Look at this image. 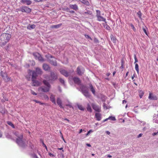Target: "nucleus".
Returning a JSON list of instances; mask_svg holds the SVG:
<instances>
[{"instance_id":"nucleus-21","label":"nucleus","mask_w":158,"mask_h":158,"mask_svg":"<svg viewBox=\"0 0 158 158\" xmlns=\"http://www.w3.org/2000/svg\"><path fill=\"white\" fill-rule=\"evenodd\" d=\"M82 3L85 4L87 6L90 5L89 2L87 0H79Z\"/></svg>"},{"instance_id":"nucleus-35","label":"nucleus","mask_w":158,"mask_h":158,"mask_svg":"<svg viewBox=\"0 0 158 158\" xmlns=\"http://www.w3.org/2000/svg\"><path fill=\"white\" fill-rule=\"evenodd\" d=\"M37 59L40 61H44V60L43 58L40 55L38 57Z\"/></svg>"},{"instance_id":"nucleus-19","label":"nucleus","mask_w":158,"mask_h":158,"mask_svg":"<svg viewBox=\"0 0 158 158\" xmlns=\"http://www.w3.org/2000/svg\"><path fill=\"white\" fill-rule=\"evenodd\" d=\"M6 82H7L10 80V78L7 76V74L4 77H2Z\"/></svg>"},{"instance_id":"nucleus-27","label":"nucleus","mask_w":158,"mask_h":158,"mask_svg":"<svg viewBox=\"0 0 158 158\" xmlns=\"http://www.w3.org/2000/svg\"><path fill=\"white\" fill-rule=\"evenodd\" d=\"M35 26L34 24H33L31 25H29L27 26V28L28 29L31 30V29H34L35 28Z\"/></svg>"},{"instance_id":"nucleus-13","label":"nucleus","mask_w":158,"mask_h":158,"mask_svg":"<svg viewBox=\"0 0 158 158\" xmlns=\"http://www.w3.org/2000/svg\"><path fill=\"white\" fill-rule=\"evenodd\" d=\"M32 86H37L40 85V83L37 81H36L35 79H32Z\"/></svg>"},{"instance_id":"nucleus-49","label":"nucleus","mask_w":158,"mask_h":158,"mask_svg":"<svg viewBox=\"0 0 158 158\" xmlns=\"http://www.w3.org/2000/svg\"><path fill=\"white\" fill-rule=\"evenodd\" d=\"M104 26L107 30H109L110 28V27L107 24H106L105 26L104 25Z\"/></svg>"},{"instance_id":"nucleus-64","label":"nucleus","mask_w":158,"mask_h":158,"mask_svg":"<svg viewBox=\"0 0 158 158\" xmlns=\"http://www.w3.org/2000/svg\"><path fill=\"white\" fill-rule=\"evenodd\" d=\"M157 133H156V132H154V133H153V134H152V135H153V136L155 135H157Z\"/></svg>"},{"instance_id":"nucleus-41","label":"nucleus","mask_w":158,"mask_h":158,"mask_svg":"<svg viewBox=\"0 0 158 158\" xmlns=\"http://www.w3.org/2000/svg\"><path fill=\"white\" fill-rule=\"evenodd\" d=\"M109 119H110L113 121H114L116 120L115 118V117H112V116H110L109 117Z\"/></svg>"},{"instance_id":"nucleus-54","label":"nucleus","mask_w":158,"mask_h":158,"mask_svg":"<svg viewBox=\"0 0 158 158\" xmlns=\"http://www.w3.org/2000/svg\"><path fill=\"white\" fill-rule=\"evenodd\" d=\"M39 102H38V103L40 104L41 105H45L46 104L45 103L41 102L40 101H39Z\"/></svg>"},{"instance_id":"nucleus-45","label":"nucleus","mask_w":158,"mask_h":158,"mask_svg":"<svg viewBox=\"0 0 158 158\" xmlns=\"http://www.w3.org/2000/svg\"><path fill=\"white\" fill-rule=\"evenodd\" d=\"M143 31L144 32V33H145V34L147 35H148V33L146 31V28H145L144 27H143Z\"/></svg>"},{"instance_id":"nucleus-57","label":"nucleus","mask_w":158,"mask_h":158,"mask_svg":"<svg viewBox=\"0 0 158 158\" xmlns=\"http://www.w3.org/2000/svg\"><path fill=\"white\" fill-rule=\"evenodd\" d=\"M2 132L0 131V138L2 137Z\"/></svg>"},{"instance_id":"nucleus-20","label":"nucleus","mask_w":158,"mask_h":158,"mask_svg":"<svg viewBox=\"0 0 158 158\" xmlns=\"http://www.w3.org/2000/svg\"><path fill=\"white\" fill-rule=\"evenodd\" d=\"M57 103L60 108H63L62 105V101L60 98H57Z\"/></svg>"},{"instance_id":"nucleus-30","label":"nucleus","mask_w":158,"mask_h":158,"mask_svg":"<svg viewBox=\"0 0 158 158\" xmlns=\"http://www.w3.org/2000/svg\"><path fill=\"white\" fill-rule=\"evenodd\" d=\"M0 75L2 76V77H4L7 74V73L5 72H3V71H1L0 73Z\"/></svg>"},{"instance_id":"nucleus-44","label":"nucleus","mask_w":158,"mask_h":158,"mask_svg":"<svg viewBox=\"0 0 158 158\" xmlns=\"http://www.w3.org/2000/svg\"><path fill=\"white\" fill-rule=\"evenodd\" d=\"M44 97L45 99H46L47 100H48L49 98L48 96L46 94L44 95Z\"/></svg>"},{"instance_id":"nucleus-62","label":"nucleus","mask_w":158,"mask_h":158,"mask_svg":"<svg viewBox=\"0 0 158 158\" xmlns=\"http://www.w3.org/2000/svg\"><path fill=\"white\" fill-rule=\"evenodd\" d=\"M33 156L35 158H38V157H37V156L35 154H34V155Z\"/></svg>"},{"instance_id":"nucleus-50","label":"nucleus","mask_w":158,"mask_h":158,"mask_svg":"<svg viewBox=\"0 0 158 158\" xmlns=\"http://www.w3.org/2000/svg\"><path fill=\"white\" fill-rule=\"evenodd\" d=\"M134 59L135 60V63L138 62V60L136 57V56L135 55V56H134Z\"/></svg>"},{"instance_id":"nucleus-4","label":"nucleus","mask_w":158,"mask_h":158,"mask_svg":"<svg viewBox=\"0 0 158 158\" xmlns=\"http://www.w3.org/2000/svg\"><path fill=\"white\" fill-rule=\"evenodd\" d=\"M50 77L51 78V80L52 81H54L56 79L58 78L57 74L53 72H51ZM44 77L48 81L50 80V77L47 75L45 76Z\"/></svg>"},{"instance_id":"nucleus-24","label":"nucleus","mask_w":158,"mask_h":158,"mask_svg":"<svg viewBox=\"0 0 158 158\" xmlns=\"http://www.w3.org/2000/svg\"><path fill=\"white\" fill-rule=\"evenodd\" d=\"M35 72L38 74H41L42 73V71L41 69L37 67L35 69Z\"/></svg>"},{"instance_id":"nucleus-12","label":"nucleus","mask_w":158,"mask_h":158,"mask_svg":"<svg viewBox=\"0 0 158 158\" xmlns=\"http://www.w3.org/2000/svg\"><path fill=\"white\" fill-rule=\"evenodd\" d=\"M60 72L61 74L66 77H68L69 76V73L67 71L64 69H61Z\"/></svg>"},{"instance_id":"nucleus-38","label":"nucleus","mask_w":158,"mask_h":158,"mask_svg":"<svg viewBox=\"0 0 158 158\" xmlns=\"http://www.w3.org/2000/svg\"><path fill=\"white\" fill-rule=\"evenodd\" d=\"M130 26L134 31H136V28L133 24H131Z\"/></svg>"},{"instance_id":"nucleus-28","label":"nucleus","mask_w":158,"mask_h":158,"mask_svg":"<svg viewBox=\"0 0 158 158\" xmlns=\"http://www.w3.org/2000/svg\"><path fill=\"white\" fill-rule=\"evenodd\" d=\"M50 63L51 64H52L54 66H56L57 65V62L56 60H55V61H53L52 60H50Z\"/></svg>"},{"instance_id":"nucleus-7","label":"nucleus","mask_w":158,"mask_h":158,"mask_svg":"<svg viewBox=\"0 0 158 158\" xmlns=\"http://www.w3.org/2000/svg\"><path fill=\"white\" fill-rule=\"evenodd\" d=\"M20 10L23 12L30 13L31 11V9L27 6H22L20 7Z\"/></svg>"},{"instance_id":"nucleus-48","label":"nucleus","mask_w":158,"mask_h":158,"mask_svg":"<svg viewBox=\"0 0 158 158\" xmlns=\"http://www.w3.org/2000/svg\"><path fill=\"white\" fill-rule=\"evenodd\" d=\"M63 10H64L66 11H67V12H69V9L68 7H67V8L64 9Z\"/></svg>"},{"instance_id":"nucleus-32","label":"nucleus","mask_w":158,"mask_h":158,"mask_svg":"<svg viewBox=\"0 0 158 158\" xmlns=\"http://www.w3.org/2000/svg\"><path fill=\"white\" fill-rule=\"evenodd\" d=\"M135 70L138 73H139V65L137 64H135Z\"/></svg>"},{"instance_id":"nucleus-40","label":"nucleus","mask_w":158,"mask_h":158,"mask_svg":"<svg viewBox=\"0 0 158 158\" xmlns=\"http://www.w3.org/2000/svg\"><path fill=\"white\" fill-rule=\"evenodd\" d=\"M137 15H138L139 17L140 18H141V16H142V14H141V11H139L137 13Z\"/></svg>"},{"instance_id":"nucleus-61","label":"nucleus","mask_w":158,"mask_h":158,"mask_svg":"<svg viewBox=\"0 0 158 158\" xmlns=\"http://www.w3.org/2000/svg\"><path fill=\"white\" fill-rule=\"evenodd\" d=\"M33 101L37 103H38V102H39V101L36 100H33Z\"/></svg>"},{"instance_id":"nucleus-9","label":"nucleus","mask_w":158,"mask_h":158,"mask_svg":"<svg viewBox=\"0 0 158 158\" xmlns=\"http://www.w3.org/2000/svg\"><path fill=\"white\" fill-rule=\"evenodd\" d=\"M73 79L75 83L78 85L81 83V80L78 77H74L73 78Z\"/></svg>"},{"instance_id":"nucleus-1","label":"nucleus","mask_w":158,"mask_h":158,"mask_svg":"<svg viewBox=\"0 0 158 158\" xmlns=\"http://www.w3.org/2000/svg\"><path fill=\"white\" fill-rule=\"evenodd\" d=\"M11 36V35L9 33H4L2 34L0 37V40L2 41L0 46L2 47L5 46L10 40Z\"/></svg>"},{"instance_id":"nucleus-3","label":"nucleus","mask_w":158,"mask_h":158,"mask_svg":"<svg viewBox=\"0 0 158 158\" xmlns=\"http://www.w3.org/2000/svg\"><path fill=\"white\" fill-rule=\"evenodd\" d=\"M44 84L46 86V87H41L39 88L38 90L39 91L43 92H48L51 88V85L46 80H44L43 81Z\"/></svg>"},{"instance_id":"nucleus-8","label":"nucleus","mask_w":158,"mask_h":158,"mask_svg":"<svg viewBox=\"0 0 158 158\" xmlns=\"http://www.w3.org/2000/svg\"><path fill=\"white\" fill-rule=\"evenodd\" d=\"M84 70L81 69L80 66H78L77 68V73L79 75H82L84 73Z\"/></svg>"},{"instance_id":"nucleus-51","label":"nucleus","mask_w":158,"mask_h":158,"mask_svg":"<svg viewBox=\"0 0 158 158\" xmlns=\"http://www.w3.org/2000/svg\"><path fill=\"white\" fill-rule=\"evenodd\" d=\"M92 130H89L87 132V133L86 135L87 136L88 135H89V133L90 132H92Z\"/></svg>"},{"instance_id":"nucleus-55","label":"nucleus","mask_w":158,"mask_h":158,"mask_svg":"<svg viewBox=\"0 0 158 158\" xmlns=\"http://www.w3.org/2000/svg\"><path fill=\"white\" fill-rule=\"evenodd\" d=\"M63 147H62V148H58V150H62V151L63 152H64V150H63Z\"/></svg>"},{"instance_id":"nucleus-42","label":"nucleus","mask_w":158,"mask_h":158,"mask_svg":"<svg viewBox=\"0 0 158 158\" xmlns=\"http://www.w3.org/2000/svg\"><path fill=\"white\" fill-rule=\"evenodd\" d=\"M85 36L86 38L89 39L91 40H92V39L89 35L85 34Z\"/></svg>"},{"instance_id":"nucleus-10","label":"nucleus","mask_w":158,"mask_h":158,"mask_svg":"<svg viewBox=\"0 0 158 158\" xmlns=\"http://www.w3.org/2000/svg\"><path fill=\"white\" fill-rule=\"evenodd\" d=\"M148 98L150 100H157V97L156 96H154L152 94L150 93L148 96Z\"/></svg>"},{"instance_id":"nucleus-29","label":"nucleus","mask_w":158,"mask_h":158,"mask_svg":"<svg viewBox=\"0 0 158 158\" xmlns=\"http://www.w3.org/2000/svg\"><path fill=\"white\" fill-rule=\"evenodd\" d=\"M139 97L140 98H141L143 96L144 94V93L142 90H140V91H139Z\"/></svg>"},{"instance_id":"nucleus-18","label":"nucleus","mask_w":158,"mask_h":158,"mask_svg":"<svg viewBox=\"0 0 158 158\" xmlns=\"http://www.w3.org/2000/svg\"><path fill=\"white\" fill-rule=\"evenodd\" d=\"M50 98V100L52 101V102L54 104H56V102L55 99V96L54 95L52 94H51Z\"/></svg>"},{"instance_id":"nucleus-6","label":"nucleus","mask_w":158,"mask_h":158,"mask_svg":"<svg viewBox=\"0 0 158 158\" xmlns=\"http://www.w3.org/2000/svg\"><path fill=\"white\" fill-rule=\"evenodd\" d=\"M91 105L93 109L96 112H100L101 111V107L94 103H92Z\"/></svg>"},{"instance_id":"nucleus-37","label":"nucleus","mask_w":158,"mask_h":158,"mask_svg":"<svg viewBox=\"0 0 158 158\" xmlns=\"http://www.w3.org/2000/svg\"><path fill=\"white\" fill-rule=\"evenodd\" d=\"M96 12V16L97 17L101 15V12L99 10H97Z\"/></svg>"},{"instance_id":"nucleus-39","label":"nucleus","mask_w":158,"mask_h":158,"mask_svg":"<svg viewBox=\"0 0 158 158\" xmlns=\"http://www.w3.org/2000/svg\"><path fill=\"white\" fill-rule=\"evenodd\" d=\"M84 13L85 14H87L90 15L92 14V12L90 10H88L86 12H84Z\"/></svg>"},{"instance_id":"nucleus-25","label":"nucleus","mask_w":158,"mask_h":158,"mask_svg":"<svg viewBox=\"0 0 158 158\" xmlns=\"http://www.w3.org/2000/svg\"><path fill=\"white\" fill-rule=\"evenodd\" d=\"M86 109H87V110L90 113L92 112V110L91 108V107L89 103H88L87 104V106L86 107Z\"/></svg>"},{"instance_id":"nucleus-43","label":"nucleus","mask_w":158,"mask_h":158,"mask_svg":"<svg viewBox=\"0 0 158 158\" xmlns=\"http://www.w3.org/2000/svg\"><path fill=\"white\" fill-rule=\"evenodd\" d=\"M59 80H60V82H61V83L63 84H64V81L63 79L62 78H60L59 79Z\"/></svg>"},{"instance_id":"nucleus-47","label":"nucleus","mask_w":158,"mask_h":158,"mask_svg":"<svg viewBox=\"0 0 158 158\" xmlns=\"http://www.w3.org/2000/svg\"><path fill=\"white\" fill-rule=\"evenodd\" d=\"M94 41L96 43H99L98 40L96 38H94Z\"/></svg>"},{"instance_id":"nucleus-63","label":"nucleus","mask_w":158,"mask_h":158,"mask_svg":"<svg viewBox=\"0 0 158 158\" xmlns=\"http://www.w3.org/2000/svg\"><path fill=\"white\" fill-rule=\"evenodd\" d=\"M86 145L88 147H91V145L90 144H89V143H87L86 144Z\"/></svg>"},{"instance_id":"nucleus-60","label":"nucleus","mask_w":158,"mask_h":158,"mask_svg":"<svg viewBox=\"0 0 158 158\" xmlns=\"http://www.w3.org/2000/svg\"><path fill=\"white\" fill-rule=\"evenodd\" d=\"M49 155L51 156H54V155L52 154H51V153H49Z\"/></svg>"},{"instance_id":"nucleus-33","label":"nucleus","mask_w":158,"mask_h":158,"mask_svg":"<svg viewBox=\"0 0 158 158\" xmlns=\"http://www.w3.org/2000/svg\"><path fill=\"white\" fill-rule=\"evenodd\" d=\"M90 90L92 92L93 94H94L95 92V91L94 90V89L93 86L92 85H90Z\"/></svg>"},{"instance_id":"nucleus-26","label":"nucleus","mask_w":158,"mask_h":158,"mask_svg":"<svg viewBox=\"0 0 158 158\" xmlns=\"http://www.w3.org/2000/svg\"><path fill=\"white\" fill-rule=\"evenodd\" d=\"M33 55L36 59H37L40 55L39 53L37 52L33 53Z\"/></svg>"},{"instance_id":"nucleus-52","label":"nucleus","mask_w":158,"mask_h":158,"mask_svg":"<svg viewBox=\"0 0 158 158\" xmlns=\"http://www.w3.org/2000/svg\"><path fill=\"white\" fill-rule=\"evenodd\" d=\"M42 143H43V145L44 146V147H45V148L47 150V147L45 145V144L43 142H43H42Z\"/></svg>"},{"instance_id":"nucleus-34","label":"nucleus","mask_w":158,"mask_h":158,"mask_svg":"<svg viewBox=\"0 0 158 158\" xmlns=\"http://www.w3.org/2000/svg\"><path fill=\"white\" fill-rule=\"evenodd\" d=\"M7 123L10 126L13 128H15V126L10 121L7 122Z\"/></svg>"},{"instance_id":"nucleus-17","label":"nucleus","mask_w":158,"mask_h":158,"mask_svg":"<svg viewBox=\"0 0 158 158\" xmlns=\"http://www.w3.org/2000/svg\"><path fill=\"white\" fill-rule=\"evenodd\" d=\"M98 19V20L99 21H104L106 23V19L103 17L101 15L97 17Z\"/></svg>"},{"instance_id":"nucleus-46","label":"nucleus","mask_w":158,"mask_h":158,"mask_svg":"<svg viewBox=\"0 0 158 158\" xmlns=\"http://www.w3.org/2000/svg\"><path fill=\"white\" fill-rule=\"evenodd\" d=\"M31 94L34 95H36L37 94L36 93H35L34 91L32 90H31Z\"/></svg>"},{"instance_id":"nucleus-16","label":"nucleus","mask_w":158,"mask_h":158,"mask_svg":"<svg viewBox=\"0 0 158 158\" xmlns=\"http://www.w3.org/2000/svg\"><path fill=\"white\" fill-rule=\"evenodd\" d=\"M95 117L97 120L100 121L101 119V114L99 113H96L95 114Z\"/></svg>"},{"instance_id":"nucleus-22","label":"nucleus","mask_w":158,"mask_h":158,"mask_svg":"<svg viewBox=\"0 0 158 158\" xmlns=\"http://www.w3.org/2000/svg\"><path fill=\"white\" fill-rule=\"evenodd\" d=\"M37 73L35 71H33L32 72V79H36V77L37 75Z\"/></svg>"},{"instance_id":"nucleus-59","label":"nucleus","mask_w":158,"mask_h":158,"mask_svg":"<svg viewBox=\"0 0 158 158\" xmlns=\"http://www.w3.org/2000/svg\"><path fill=\"white\" fill-rule=\"evenodd\" d=\"M69 12H70L71 13H75V11L73 10H71V11L69 10Z\"/></svg>"},{"instance_id":"nucleus-23","label":"nucleus","mask_w":158,"mask_h":158,"mask_svg":"<svg viewBox=\"0 0 158 158\" xmlns=\"http://www.w3.org/2000/svg\"><path fill=\"white\" fill-rule=\"evenodd\" d=\"M62 25V23H60L56 25H53L51 26V28H59Z\"/></svg>"},{"instance_id":"nucleus-5","label":"nucleus","mask_w":158,"mask_h":158,"mask_svg":"<svg viewBox=\"0 0 158 158\" xmlns=\"http://www.w3.org/2000/svg\"><path fill=\"white\" fill-rule=\"evenodd\" d=\"M81 90L82 93L86 97H89L90 96L88 88L86 86H83L82 87Z\"/></svg>"},{"instance_id":"nucleus-53","label":"nucleus","mask_w":158,"mask_h":158,"mask_svg":"<svg viewBox=\"0 0 158 158\" xmlns=\"http://www.w3.org/2000/svg\"><path fill=\"white\" fill-rule=\"evenodd\" d=\"M66 106H68L70 108L72 107V105L70 104H66Z\"/></svg>"},{"instance_id":"nucleus-15","label":"nucleus","mask_w":158,"mask_h":158,"mask_svg":"<svg viewBox=\"0 0 158 158\" xmlns=\"http://www.w3.org/2000/svg\"><path fill=\"white\" fill-rule=\"evenodd\" d=\"M21 2L24 4L30 5L31 3V2L30 0H21Z\"/></svg>"},{"instance_id":"nucleus-31","label":"nucleus","mask_w":158,"mask_h":158,"mask_svg":"<svg viewBox=\"0 0 158 158\" xmlns=\"http://www.w3.org/2000/svg\"><path fill=\"white\" fill-rule=\"evenodd\" d=\"M79 109L81 110H84V108L83 107V106L81 105H77Z\"/></svg>"},{"instance_id":"nucleus-36","label":"nucleus","mask_w":158,"mask_h":158,"mask_svg":"<svg viewBox=\"0 0 158 158\" xmlns=\"http://www.w3.org/2000/svg\"><path fill=\"white\" fill-rule=\"evenodd\" d=\"M111 39L112 41H113L114 42H116V38L114 37L113 35H112L111 36Z\"/></svg>"},{"instance_id":"nucleus-56","label":"nucleus","mask_w":158,"mask_h":158,"mask_svg":"<svg viewBox=\"0 0 158 158\" xmlns=\"http://www.w3.org/2000/svg\"><path fill=\"white\" fill-rule=\"evenodd\" d=\"M142 133L140 134L138 136V138L142 136Z\"/></svg>"},{"instance_id":"nucleus-11","label":"nucleus","mask_w":158,"mask_h":158,"mask_svg":"<svg viewBox=\"0 0 158 158\" xmlns=\"http://www.w3.org/2000/svg\"><path fill=\"white\" fill-rule=\"evenodd\" d=\"M43 68L45 71H49L50 69V67L48 64H44L43 65Z\"/></svg>"},{"instance_id":"nucleus-58","label":"nucleus","mask_w":158,"mask_h":158,"mask_svg":"<svg viewBox=\"0 0 158 158\" xmlns=\"http://www.w3.org/2000/svg\"><path fill=\"white\" fill-rule=\"evenodd\" d=\"M106 133L107 134H108V135H109L110 134V132L109 131H106Z\"/></svg>"},{"instance_id":"nucleus-2","label":"nucleus","mask_w":158,"mask_h":158,"mask_svg":"<svg viewBox=\"0 0 158 158\" xmlns=\"http://www.w3.org/2000/svg\"><path fill=\"white\" fill-rule=\"evenodd\" d=\"M15 135L17 137L16 142L20 146L24 147L25 146V143L23 140V134L20 133L18 131H16L15 133Z\"/></svg>"},{"instance_id":"nucleus-14","label":"nucleus","mask_w":158,"mask_h":158,"mask_svg":"<svg viewBox=\"0 0 158 158\" xmlns=\"http://www.w3.org/2000/svg\"><path fill=\"white\" fill-rule=\"evenodd\" d=\"M69 7L70 9H73L75 11H77L78 10V6L76 4H70L69 5Z\"/></svg>"}]
</instances>
